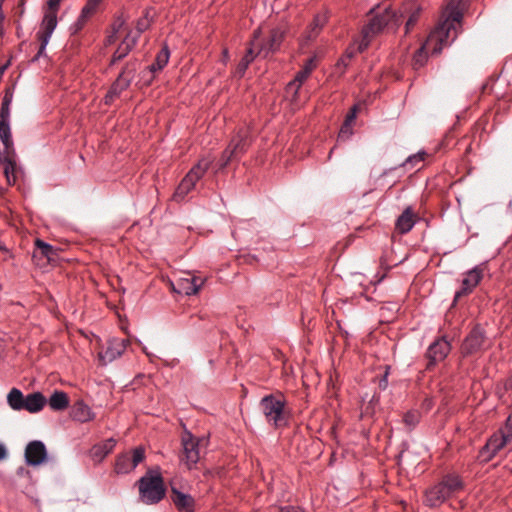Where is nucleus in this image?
Here are the masks:
<instances>
[{
  "instance_id": "f257e3e1",
  "label": "nucleus",
  "mask_w": 512,
  "mask_h": 512,
  "mask_svg": "<svg viewBox=\"0 0 512 512\" xmlns=\"http://www.w3.org/2000/svg\"><path fill=\"white\" fill-rule=\"evenodd\" d=\"M464 0H448L446 18L428 36L426 42L416 51L413 57L415 69L421 68L427 61V54H439L457 37L463 18Z\"/></svg>"
},
{
  "instance_id": "f03ea898",
  "label": "nucleus",
  "mask_w": 512,
  "mask_h": 512,
  "mask_svg": "<svg viewBox=\"0 0 512 512\" xmlns=\"http://www.w3.org/2000/svg\"><path fill=\"white\" fill-rule=\"evenodd\" d=\"M463 488L464 483L459 475H445L440 482L426 490L424 503L431 508L439 507L447 499L456 496Z\"/></svg>"
},
{
  "instance_id": "7ed1b4c3",
  "label": "nucleus",
  "mask_w": 512,
  "mask_h": 512,
  "mask_svg": "<svg viewBox=\"0 0 512 512\" xmlns=\"http://www.w3.org/2000/svg\"><path fill=\"white\" fill-rule=\"evenodd\" d=\"M140 499L145 504H156L165 496L163 478L157 471H149L138 481Z\"/></svg>"
},
{
  "instance_id": "20e7f679",
  "label": "nucleus",
  "mask_w": 512,
  "mask_h": 512,
  "mask_svg": "<svg viewBox=\"0 0 512 512\" xmlns=\"http://www.w3.org/2000/svg\"><path fill=\"white\" fill-rule=\"evenodd\" d=\"M505 446L512 450V415L508 417L505 428L494 433L488 439L485 446L480 450L478 458L481 462H489Z\"/></svg>"
},
{
  "instance_id": "39448f33",
  "label": "nucleus",
  "mask_w": 512,
  "mask_h": 512,
  "mask_svg": "<svg viewBox=\"0 0 512 512\" xmlns=\"http://www.w3.org/2000/svg\"><path fill=\"white\" fill-rule=\"evenodd\" d=\"M285 406L286 401L282 395H266L260 401V407L266 421L275 428H280L287 424Z\"/></svg>"
},
{
  "instance_id": "423d86ee",
  "label": "nucleus",
  "mask_w": 512,
  "mask_h": 512,
  "mask_svg": "<svg viewBox=\"0 0 512 512\" xmlns=\"http://www.w3.org/2000/svg\"><path fill=\"white\" fill-rule=\"evenodd\" d=\"M214 159L211 157L201 158L182 179L173 195L175 201H182L185 196L195 187L196 183L205 175L212 165Z\"/></svg>"
},
{
  "instance_id": "0eeeda50",
  "label": "nucleus",
  "mask_w": 512,
  "mask_h": 512,
  "mask_svg": "<svg viewBox=\"0 0 512 512\" xmlns=\"http://www.w3.org/2000/svg\"><path fill=\"white\" fill-rule=\"evenodd\" d=\"M183 454L181 460L191 469L200 460L201 439L194 437L190 432L185 431L182 435Z\"/></svg>"
},
{
  "instance_id": "6e6552de",
  "label": "nucleus",
  "mask_w": 512,
  "mask_h": 512,
  "mask_svg": "<svg viewBox=\"0 0 512 512\" xmlns=\"http://www.w3.org/2000/svg\"><path fill=\"white\" fill-rule=\"evenodd\" d=\"M204 283L205 279L203 277L192 275L187 272L184 273L183 276L177 278L175 282H172L171 285L174 292L191 296L197 294Z\"/></svg>"
},
{
  "instance_id": "1a4fd4ad",
  "label": "nucleus",
  "mask_w": 512,
  "mask_h": 512,
  "mask_svg": "<svg viewBox=\"0 0 512 512\" xmlns=\"http://www.w3.org/2000/svg\"><path fill=\"white\" fill-rule=\"evenodd\" d=\"M145 458V450L137 447L132 451V455L125 453L117 457L115 463V472L117 474H127L134 470Z\"/></svg>"
},
{
  "instance_id": "9d476101",
  "label": "nucleus",
  "mask_w": 512,
  "mask_h": 512,
  "mask_svg": "<svg viewBox=\"0 0 512 512\" xmlns=\"http://www.w3.org/2000/svg\"><path fill=\"white\" fill-rule=\"evenodd\" d=\"M451 345L444 337L436 339L432 342L426 352L428 359L427 368L435 366L437 363L443 361L450 353Z\"/></svg>"
},
{
  "instance_id": "9b49d317",
  "label": "nucleus",
  "mask_w": 512,
  "mask_h": 512,
  "mask_svg": "<svg viewBox=\"0 0 512 512\" xmlns=\"http://www.w3.org/2000/svg\"><path fill=\"white\" fill-rule=\"evenodd\" d=\"M128 340L113 338L108 341L104 350L99 352V360L103 365H107L120 357L126 350Z\"/></svg>"
},
{
  "instance_id": "f8f14e48",
  "label": "nucleus",
  "mask_w": 512,
  "mask_h": 512,
  "mask_svg": "<svg viewBox=\"0 0 512 512\" xmlns=\"http://www.w3.org/2000/svg\"><path fill=\"white\" fill-rule=\"evenodd\" d=\"M47 458V449L40 440H34L27 444L25 448V461L30 466H39Z\"/></svg>"
},
{
  "instance_id": "ddd939ff",
  "label": "nucleus",
  "mask_w": 512,
  "mask_h": 512,
  "mask_svg": "<svg viewBox=\"0 0 512 512\" xmlns=\"http://www.w3.org/2000/svg\"><path fill=\"white\" fill-rule=\"evenodd\" d=\"M483 267L482 265H477L471 270H469L463 280H462V288L455 293V301L458 300L461 296L466 295L479 284L483 277Z\"/></svg>"
},
{
  "instance_id": "4468645a",
  "label": "nucleus",
  "mask_w": 512,
  "mask_h": 512,
  "mask_svg": "<svg viewBox=\"0 0 512 512\" xmlns=\"http://www.w3.org/2000/svg\"><path fill=\"white\" fill-rule=\"evenodd\" d=\"M283 39L284 32L281 29H272L267 39L259 45L258 54L267 57L269 54L275 53L279 50Z\"/></svg>"
},
{
  "instance_id": "2eb2a0df",
  "label": "nucleus",
  "mask_w": 512,
  "mask_h": 512,
  "mask_svg": "<svg viewBox=\"0 0 512 512\" xmlns=\"http://www.w3.org/2000/svg\"><path fill=\"white\" fill-rule=\"evenodd\" d=\"M484 332L481 327H474L462 344V352L465 355L473 354L481 350L484 344Z\"/></svg>"
},
{
  "instance_id": "dca6fc26",
  "label": "nucleus",
  "mask_w": 512,
  "mask_h": 512,
  "mask_svg": "<svg viewBox=\"0 0 512 512\" xmlns=\"http://www.w3.org/2000/svg\"><path fill=\"white\" fill-rule=\"evenodd\" d=\"M394 17L393 11L386 9L382 14H378L370 19L365 25V37L379 33Z\"/></svg>"
},
{
  "instance_id": "f3484780",
  "label": "nucleus",
  "mask_w": 512,
  "mask_h": 512,
  "mask_svg": "<svg viewBox=\"0 0 512 512\" xmlns=\"http://www.w3.org/2000/svg\"><path fill=\"white\" fill-rule=\"evenodd\" d=\"M0 167L9 185L14 184L17 179V169L14 160V153L0 151Z\"/></svg>"
},
{
  "instance_id": "a211bd4d",
  "label": "nucleus",
  "mask_w": 512,
  "mask_h": 512,
  "mask_svg": "<svg viewBox=\"0 0 512 512\" xmlns=\"http://www.w3.org/2000/svg\"><path fill=\"white\" fill-rule=\"evenodd\" d=\"M249 145V132L247 129H242L231 139L228 147L231 150L230 152L238 159L246 152Z\"/></svg>"
},
{
  "instance_id": "6ab92c4d",
  "label": "nucleus",
  "mask_w": 512,
  "mask_h": 512,
  "mask_svg": "<svg viewBox=\"0 0 512 512\" xmlns=\"http://www.w3.org/2000/svg\"><path fill=\"white\" fill-rule=\"evenodd\" d=\"M171 500L179 512H194L195 501L190 494L183 493L173 487L171 490Z\"/></svg>"
},
{
  "instance_id": "aec40b11",
  "label": "nucleus",
  "mask_w": 512,
  "mask_h": 512,
  "mask_svg": "<svg viewBox=\"0 0 512 512\" xmlns=\"http://www.w3.org/2000/svg\"><path fill=\"white\" fill-rule=\"evenodd\" d=\"M115 445L114 438H108L97 443L90 449V457L95 462H101L114 449Z\"/></svg>"
},
{
  "instance_id": "412c9836",
  "label": "nucleus",
  "mask_w": 512,
  "mask_h": 512,
  "mask_svg": "<svg viewBox=\"0 0 512 512\" xmlns=\"http://www.w3.org/2000/svg\"><path fill=\"white\" fill-rule=\"evenodd\" d=\"M415 214L411 207H407L403 213L397 218L395 226L399 233H408L415 225Z\"/></svg>"
},
{
  "instance_id": "4be33fe9",
  "label": "nucleus",
  "mask_w": 512,
  "mask_h": 512,
  "mask_svg": "<svg viewBox=\"0 0 512 512\" xmlns=\"http://www.w3.org/2000/svg\"><path fill=\"white\" fill-rule=\"evenodd\" d=\"M47 400L41 392H33L25 397L23 410L29 413H38L45 406Z\"/></svg>"
},
{
  "instance_id": "5701e85b",
  "label": "nucleus",
  "mask_w": 512,
  "mask_h": 512,
  "mask_svg": "<svg viewBox=\"0 0 512 512\" xmlns=\"http://www.w3.org/2000/svg\"><path fill=\"white\" fill-rule=\"evenodd\" d=\"M136 42L137 35H132V33H129L114 52L111 64H114L117 61H120L123 58H125L132 50V48L135 46Z\"/></svg>"
},
{
  "instance_id": "b1692460",
  "label": "nucleus",
  "mask_w": 512,
  "mask_h": 512,
  "mask_svg": "<svg viewBox=\"0 0 512 512\" xmlns=\"http://www.w3.org/2000/svg\"><path fill=\"white\" fill-rule=\"evenodd\" d=\"M57 26V14L54 12H46L41 23L40 30L37 33L38 38H51Z\"/></svg>"
},
{
  "instance_id": "393cba45",
  "label": "nucleus",
  "mask_w": 512,
  "mask_h": 512,
  "mask_svg": "<svg viewBox=\"0 0 512 512\" xmlns=\"http://www.w3.org/2000/svg\"><path fill=\"white\" fill-rule=\"evenodd\" d=\"M47 402L49 407L54 411H62L69 406L68 395L65 392L59 390H55Z\"/></svg>"
},
{
  "instance_id": "a878e982",
  "label": "nucleus",
  "mask_w": 512,
  "mask_h": 512,
  "mask_svg": "<svg viewBox=\"0 0 512 512\" xmlns=\"http://www.w3.org/2000/svg\"><path fill=\"white\" fill-rule=\"evenodd\" d=\"M0 139L6 152L14 153L9 119H0Z\"/></svg>"
},
{
  "instance_id": "bb28decb",
  "label": "nucleus",
  "mask_w": 512,
  "mask_h": 512,
  "mask_svg": "<svg viewBox=\"0 0 512 512\" xmlns=\"http://www.w3.org/2000/svg\"><path fill=\"white\" fill-rule=\"evenodd\" d=\"M73 418L81 423L88 422L93 419V412L90 407L83 402H77L72 410Z\"/></svg>"
},
{
  "instance_id": "cd10ccee",
  "label": "nucleus",
  "mask_w": 512,
  "mask_h": 512,
  "mask_svg": "<svg viewBox=\"0 0 512 512\" xmlns=\"http://www.w3.org/2000/svg\"><path fill=\"white\" fill-rule=\"evenodd\" d=\"M25 397L22 391L18 388H12L7 394V403L12 410H23Z\"/></svg>"
},
{
  "instance_id": "c85d7f7f",
  "label": "nucleus",
  "mask_w": 512,
  "mask_h": 512,
  "mask_svg": "<svg viewBox=\"0 0 512 512\" xmlns=\"http://www.w3.org/2000/svg\"><path fill=\"white\" fill-rule=\"evenodd\" d=\"M103 0H87L85 6L82 8L81 13L76 22L78 28H81L87 19L96 12L99 4Z\"/></svg>"
},
{
  "instance_id": "c756f323",
  "label": "nucleus",
  "mask_w": 512,
  "mask_h": 512,
  "mask_svg": "<svg viewBox=\"0 0 512 512\" xmlns=\"http://www.w3.org/2000/svg\"><path fill=\"white\" fill-rule=\"evenodd\" d=\"M130 84L127 81L122 80L121 78H117L114 83L111 85L107 94L105 95L106 104L111 103L115 98H117L124 90L129 87Z\"/></svg>"
},
{
  "instance_id": "7c9ffc66",
  "label": "nucleus",
  "mask_w": 512,
  "mask_h": 512,
  "mask_svg": "<svg viewBox=\"0 0 512 512\" xmlns=\"http://www.w3.org/2000/svg\"><path fill=\"white\" fill-rule=\"evenodd\" d=\"M326 22L327 16L325 14H317L309 27L307 38L309 40L315 39Z\"/></svg>"
},
{
  "instance_id": "2f4dec72",
  "label": "nucleus",
  "mask_w": 512,
  "mask_h": 512,
  "mask_svg": "<svg viewBox=\"0 0 512 512\" xmlns=\"http://www.w3.org/2000/svg\"><path fill=\"white\" fill-rule=\"evenodd\" d=\"M170 58V51L167 46H164L157 54L155 62L150 66L152 72L162 70L168 63Z\"/></svg>"
},
{
  "instance_id": "473e14b6",
  "label": "nucleus",
  "mask_w": 512,
  "mask_h": 512,
  "mask_svg": "<svg viewBox=\"0 0 512 512\" xmlns=\"http://www.w3.org/2000/svg\"><path fill=\"white\" fill-rule=\"evenodd\" d=\"M35 246L39 253L45 256L48 261H53L57 256V250L52 245L40 239H37L35 241Z\"/></svg>"
},
{
  "instance_id": "72a5a7b5",
  "label": "nucleus",
  "mask_w": 512,
  "mask_h": 512,
  "mask_svg": "<svg viewBox=\"0 0 512 512\" xmlns=\"http://www.w3.org/2000/svg\"><path fill=\"white\" fill-rule=\"evenodd\" d=\"M137 67H138L137 61L128 62L118 77L124 81H127V83L130 84L132 82V80L134 79Z\"/></svg>"
},
{
  "instance_id": "f704fd0d",
  "label": "nucleus",
  "mask_w": 512,
  "mask_h": 512,
  "mask_svg": "<svg viewBox=\"0 0 512 512\" xmlns=\"http://www.w3.org/2000/svg\"><path fill=\"white\" fill-rule=\"evenodd\" d=\"M309 76L310 74L302 67V69L297 72L295 78L289 82L287 86L288 90L295 89L296 94L301 85L308 79Z\"/></svg>"
},
{
  "instance_id": "c9c22d12",
  "label": "nucleus",
  "mask_w": 512,
  "mask_h": 512,
  "mask_svg": "<svg viewBox=\"0 0 512 512\" xmlns=\"http://www.w3.org/2000/svg\"><path fill=\"white\" fill-rule=\"evenodd\" d=\"M254 58H255L254 49L249 48L237 66V74L239 76L244 75L246 69L248 68L249 64L254 60Z\"/></svg>"
},
{
  "instance_id": "e433bc0d",
  "label": "nucleus",
  "mask_w": 512,
  "mask_h": 512,
  "mask_svg": "<svg viewBox=\"0 0 512 512\" xmlns=\"http://www.w3.org/2000/svg\"><path fill=\"white\" fill-rule=\"evenodd\" d=\"M356 55V51L354 48H348L345 54L337 61L336 67L338 69H342L341 73H344L345 69L348 67L349 62Z\"/></svg>"
},
{
  "instance_id": "4c0bfd02",
  "label": "nucleus",
  "mask_w": 512,
  "mask_h": 512,
  "mask_svg": "<svg viewBox=\"0 0 512 512\" xmlns=\"http://www.w3.org/2000/svg\"><path fill=\"white\" fill-rule=\"evenodd\" d=\"M427 153L425 151H419L413 155H410L403 163L402 166L404 167H410L414 168L416 167L420 162L424 161L425 156Z\"/></svg>"
},
{
  "instance_id": "58836bf2",
  "label": "nucleus",
  "mask_w": 512,
  "mask_h": 512,
  "mask_svg": "<svg viewBox=\"0 0 512 512\" xmlns=\"http://www.w3.org/2000/svg\"><path fill=\"white\" fill-rule=\"evenodd\" d=\"M419 420L420 414L415 410L408 411L403 417V422L410 430L416 427Z\"/></svg>"
},
{
  "instance_id": "ea45409f",
  "label": "nucleus",
  "mask_w": 512,
  "mask_h": 512,
  "mask_svg": "<svg viewBox=\"0 0 512 512\" xmlns=\"http://www.w3.org/2000/svg\"><path fill=\"white\" fill-rule=\"evenodd\" d=\"M150 23H151V17L149 16V12H147L143 17H141L137 21V25H136L137 33L135 35H137V37H138L140 33L147 30L148 27L150 26Z\"/></svg>"
},
{
  "instance_id": "a19ab883",
  "label": "nucleus",
  "mask_w": 512,
  "mask_h": 512,
  "mask_svg": "<svg viewBox=\"0 0 512 512\" xmlns=\"http://www.w3.org/2000/svg\"><path fill=\"white\" fill-rule=\"evenodd\" d=\"M230 148L227 147L219 160V169H224L230 161L236 160L237 158L230 152Z\"/></svg>"
},
{
  "instance_id": "79ce46f5",
  "label": "nucleus",
  "mask_w": 512,
  "mask_h": 512,
  "mask_svg": "<svg viewBox=\"0 0 512 512\" xmlns=\"http://www.w3.org/2000/svg\"><path fill=\"white\" fill-rule=\"evenodd\" d=\"M230 148L227 147L219 160V169H224L230 161L236 160L237 158L230 152Z\"/></svg>"
},
{
  "instance_id": "37998d69",
  "label": "nucleus",
  "mask_w": 512,
  "mask_h": 512,
  "mask_svg": "<svg viewBox=\"0 0 512 512\" xmlns=\"http://www.w3.org/2000/svg\"><path fill=\"white\" fill-rule=\"evenodd\" d=\"M420 13H421L420 8H417L410 14V16L405 24L406 33H408L414 27V25L417 23V21L420 17Z\"/></svg>"
},
{
  "instance_id": "c03bdc74",
  "label": "nucleus",
  "mask_w": 512,
  "mask_h": 512,
  "mask_svg": "<svg viewBox=\"0 0 512 512\" xmlns=\"http://www.w3.org/2000/svg\"><path fill=\"white\" fill-rule=\"evenodd\" d=\"M10 102H11V98H9L7 95H5L4 99H3V102H2V106H1V114H0V117L1 119H9V115H10V109H9V106H10Z\"/></svg>"
},
{
  "instance_id": "a18cd8bd",
  "label": "nucleus",
  "mask_w": 512,
  "mask_h": 512,
  "mask_svg": "<svg viewBox=\"0 0 512 512\" xmlns=\"http://www.w3.org/2000/svg\"><path fill=\"white\" fill-rule=\"evenodd\" d=\"M372 36L373 35L365 37V28L362 29V40L360 41L357 49H355L356 54L363 52L369 46Z\"/></svg>"
},
{
  "instance_id": "49530a36",
  "label": "nucleus",
  "mask_w": 512,
  "mask_h": 512,
  "mask_svg": "<svg viewBox=\"0 0 512 512\" xmlns=\"http://www.w3.org/2000/svg\"><path fill=\"white\" fill-rule=\"evenodd\" d=\"M352 135V125L343 123L338 134V138L341 140L348 139Z\"/></svg>"
},
{
  "instance_id": "de8ad7c7",
  "label": "nucleus",
  "mask_w": 512,
  "mask_h": 512,
  "mask_svg": "<svg viewBox=\"0 0 512 512\" xmlns=\"http://www.w3.org/2000/svg\"><path fill=\"white\" fill-rule=\"evenodd\" d=\"M39 41H40V47H39V50L34 58V60H37L39 59L40 57L44 56L45 55V50H46V47L49 43V39H46V38H38Z\"/></svg>"
},
{
  "instance_id": "09e8293b",
  "label": "nucleus",
  "mask_w": 512,
  "mask_h": 512,
  "mask_svg": "<svg viewBox=\"0 0 512 512\" xmlns=\"http://www.w3.org/2000/svg\"><path fill=\"white\" fill-rule=\"evenodd\" d=\"M357 116V106H353L346 115L344 123L352 125Z\"/></svg>"
},
{
  "instance_id": "8fccbe9b",
  "label": "nucleus",
  "mask_w": 512,
  "mask_h": 512,
  "mask_svg": "<svg viewBox=\"0 0 512 512\" xmlns=\"http://www.w3.org/2000/svg\"><path fill=\"white\" fill-rule=\"evenodd\" d=\"M303 68L309 73L311 74V72L316 68V57L313 56V57H310L309 59L306 60Z\"/></svg>"
},
{
  "instance_id": "3c124183",
  "label": "nucleus",
  "mask_w": 512,
  "mask_h": 512,
  "mask_svg": "<svg viewBox=\"0 0 512 512\" xmlns=\"http://www.w3.org/2000/svg\"><path fill=\"white\" fill-rule=\"evenodd\" d=\"M60 3H61V0H47V6L49 9L47 12H54L57 14Z\"/></svg>"
},
{
  "instance_id": "603ef678",
  "label": "nucleus",
  "mask_w": 512,
  "mask_h": 512,
  "mask_svg": "<svg viewBox=\"0 0 512 512\" xmlns=\"http://www.w3.org/2000/svg\"><path fill=\"white\" fill-rule=\"evenodd\" d=\"M387 378H388V372H386V373L384 374V376L382 377V379H381V380H380V382H379V387H380L381 389H386V387H387V385H388V379H387Z\"/></svg>"
},
{
  "instance_id": "864d4df0",
  "label": "nucleus",
  "mask_w": 512,
  "mask_h": 512,
  "mask_svg": "<svg viewBox=\"0 0 512 512\" xmlns=\"http://www.w3.org/2000/svg\"><path fill=\"white\" fill-rule=\"evenodd\" d=\"M123 24H124L123 20H121V19L116 20L113 24L114 33H117Z\"/></svg>"
},
{
  "instance_id": "5fc2aeb1",
  "label": "nucleus",
  "mask_w": 512,
  "mask_h": 512,
  "mask_svg": "<svg viewBox=\"0 0 512 512\" xmlns=\"http://www.w3.org/2000/svg\"><path fill=\"white\" fill-rule=\"evenodd\" d=\"M281 512H305L304 510L297 509L295 507H284L281 508Z\"/></svg>"
},
{
  "instance_id": "6e6d98bb",
  "label": "nucleus",
  "mask_w": 512,
  "mask_h": 512,
  "mask_svg": "<svg viewBox=\"0 0 512 512\" xmlns=\"http://www.w3.org/2000/svg\"><path fill=\"white\" fill-rule=\"evenodd\" d=\"M7 455L6 448L3 444L0 443V460H3Z\"/></svg>"
},
{
  "instance_id": "4d7b16f0",
  "label": "nucleus",
  "mask_w": 512,
  "mask_h": 512,
  "mask_svg": "<svg viewBox=\"0 0 512 512\" xmlns=\"http://www.w3.org/2000/svg\"><path fill=\"white\" fill-rule=\"evenodd\" d=\"M2 3H3V0H0V23L4 19L3 10H2Z\"/></svg>"
},
{
  "instance_id": "13d9d810",
  "label": "nucleus",
  "mask_w": 512,
  "mask_h": 512,
  "mask_svg": "<svg viewBox=\"0 0 512 512\" xmlns=\"http://www.w3.org/2000/svg\"><path fill=\"white\" fill-rule=\"evenodd\" d=\"M259 34H260V32H259L258 30H257V31H255V33H254V35H255V39H257V38H258Z\"/></svg>"
},
{
  "instance_id": "bf43d9fd",
  "label": "nucleus",
  "mask_w": 512,
  "mask_h": 512,
  "mask_svg": "<svg viewBox=\"0 0 512 512\" xmlns=\"http://www.w3.org/2000/svg\"><path fill=\"white\" fill-rule=\"evenodd\" d=\"M332 153H333V149L330 150L329 158H331Z\"/></svg>"
}]
</instances>
